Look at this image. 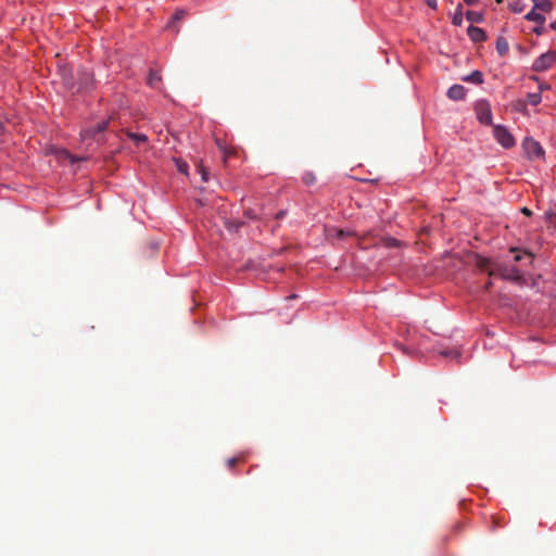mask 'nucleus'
Masks as SVG:
<instances>
[{
  "label": "nucleus",
  "mask_w": 556,
  "mask_h": 556,
  "mask_svg": "<svg viewBox=\"0 0 556 556\" xmlns=\"http://www.w3.org/2000/svg\"><path fill=\"white\" fill-rule=\"evenodd\" d=\"M386 244L389 248H395V247L400 245V241L394 239V238H389V239L386 240Z\"/></svg>",
  "instance_id": "obj_27"
},
{
  "label": "nucleus",
  "mask_w": 556,
  "mask_h": 556,
  "mask_svg": "<svg viewBox=\"0 0 556 556\" xmlns=\"http://www.w3.org/2000/svg\"><path fill=\"white\" fill-rule=\"evenodd\" d=\"M467 34H468V37L473 42H482L486 39L485 31L480 27L469 26L467 29Z\"/></svg>",
  "instance_id": "obj_7"
},
{
  "label": "nucleus",
  "mask_w": 556,
  "mask_h": 556,
  "mask_svg": "<svg viewBox=\"0 0 556 556\" xmlns=\"http://www.w3.org/2000/svg\"><path fill=\"white\" fill-rule=\"evenodd\" d=\"M441 354L446 357L454 358V359H457L460 356V353L457 350L442 351Z\"/></svg>",
  "instance_id": "obj_24"
},
{
  "label": "nucleus",
  "mask_w": 556,
  "mask_h": 556,
  "mask_svg": "<svg viewBox=\"0 0 556 556\" xmlns=\"http://www.w3.org/2000/svg\"><path fill=\"white\" fill-rule=\"evenodd\" d=\"M295 298H296V295L292 294V295L288 296L287 299H295Z\"/></svg>",
  "instance_id": "obj_41"
},
{
  "label": "nucleus",
  "mask_w": 556,
  "mask_h": 556,
  "mask_svg": "<svg viewBox=\"0 0 556 556\" xmlns=\"http://www.w3.org/2000/svg\"><path fill=\"white\" fill-rule=\"evenodd\" d=\"M534 31H535L536 34H540V28H535V29H534Z\"/></svg>",
  "instance_id": "obj_42"
},
{
  "label": "nucleus",
  "mask_w": 556,
  "mask_h": 556,
  "mask_svg": "<svg viewBox=\"0 0 556 556\" xmlns=\"http://www.w3.org/2000/svg\"><path fill=\"white\" fill-rule=\"evenodd\" d=\"M522 258H523V256H522L521 254H516V255L514 256L515 262H519V261H521Z\"/></svg>",
  "instance_id": "obj_35"
},
{
  "label": "nucleus",
  "mask_w": 556,
  "mask_h": 556,
  "mask_svg": "<svg viewBox=\"0 0 556 556\" xmlns=\"http://www.w3.org/2000/svg\"><path fill=\"white\" fill-rule=\"evenodd\" d=\"M521 212L527 216H530L532 214V212L528 207H523Z\"/></svg>",
  "instance_id": "obj_33"
},
{
  "label": "nucleus",
  "mask_w": 556,
  "mask_h": 556,
  "mask_svg": "<svg viewBox=\"0 0 556 556\" xmlns=\"http://www.w3.org/2000/svg\"><path fill=\"white\" fill-rule=\"evenodd\" d=\"M522 147L530 157H541L544 154L541 144L531 138H526L522 142Z\"/></svg>",
  "instance_id": "obj_6"
},
{
  "label": "nucleus",
  "mask_w": 556,
  "mask_h": 556,
  "mask_svg": "<svg viewBox=\"0 0 556 556\" xmlns=\"http://www.w3.org/2000/svg\"><path fill=\"white\" fill-rule=\"evenodd\" d=\"M475 265L479 270L488 273L490 277L496 276L497 264L493 263L490 258L476 254Z\"/></svg>",
  "instance_id": "obj_4"
},
{
  "label": "nucleus",
  "mask_w": 556,
  "mask_h": 556,
  "mask_svg": "<svg viewBox=\"0 0 556 556\" xmlns=\"http://www.w3.org/2000/svg\"><path fill=\"white\" fill-rule=\"evenodd\" d=\"M70 89H74V85H71L70 83H66Z\"/></svg>",
  "instance_id": "obj_40"
},
{
  "label": "nucleus",
  "mask_w": 556,
  "mask_h": 556,
  "mask_svg": "<svg viewBox=\"0 0 556 556\" xmlns=\"http://www.w3.org/2000/svg\"><path fill=\"white\" fill-rule=\"evenodd\" d=\"M283 215H285V212H283V211H281V212H279V213L277 214V216H276V217H277V218H281Z\"/></svg>",
  "instance_id": "obj_38"
},
{
  "label": "nucleus",
  "mask_w": 556,
  "mask_h": 556,
  "mask_svg": "<svg viewBox=\"0 0 556 556\" xmlns=\"http://www.w3.org/2000/svg\"><path fill=\"white\" fill-rule=\"evenodd\" d=\"M465 93H466V90L462 85H453L447 90V97L455 101L463 100L465 97Z\"/></svg>",
  "instance_id": "obj_8"
},
{
  "label": "nucleus",
  "mask_w": 556,
  "mask_h": 556,
  "mask_svg": "<svg viewBox=\"0 0 556 556\" xmlns=\"http://www.w3.org/2000/svg\"><path fill=\"white\" fill-rule=\"evenodd\" d=\"M466 17L470 22L479 23L482 21V14L476 11H467Z\"/></svg>",
  "instance_id": "obj_18"
},
{
  "label": "nucleus",
  "mask_w": 556,
  "mask_h": 556,
  "mask_svg": "<svg viewBox=\"0 0 556 556\" xmlns=\"http://www.w3.org/2000/svg\"><path fill=\"white\" fill-rule=\"evenodd\" d=\"M316 178L312 173H306L303 176V181L305 185L311 186L315 182Z\"/></svg>",
  "instance_id": "obj_25"
},
{
  "label": "nucleus",
  "mask_w": 556,
  "mask_h": 556,
  "mask_svg": "<svg viewBox=\"0 0 556 556\" xmlns=\"http://www.w3.org/2000/svg\"><path fill=\"white\" fill-rule=\"evenodd\" d=\"M348 235H350V232H346V231H344L342 229L337 231L338 238H343L344 236H348Z\"/></svg>",
  "instance_id": "obj_31"
},
{
  "label": "nucleus",
  "mask_w": 556,
  "mask_h": 556,
  "mask_svg": "<svg viewBox=\"0 0 556 556\" xmlns=\"http://www.w3.org/2000/svg\"><path fill=\"white\" fill-rule=\"evenodd\" d=\"M90 85H91V76H90V74L87 73V72H83L80 74L79 87L77 88L76 91H80L83 89H87V88H89Z\"/></svg>",
  "instance_id": "obj_14"
},
{
  "label": "nucleus",
  "mask_w": 556,
  "mask_h": 556,
  "mask_svg": "<svg viewBox=\"0 0 556 556\" xmlns=\"http://www.w3.org/2000/svg\"><path fill=\"white\" fill-rule=\"evenodd\" d=\"M479 0H464V2L467 4V5H475L478 3Z\"/></svg>",
  "instance_id": "obj_32"
},
{
  "label": "nucleus",
  "mask_w": 556,
  "mask_h": 556,
  "mask_svg": "<svg viewBox=\"0 0 556 556\" xmlns=\"http://www.w3.org/2000/svg\"><path fill=\"white\" fill-rule=\"evenodd\" d=\"M217 144L219 147V149L223 151V154H224V162L226 163L227 160L235 154V151L231 150V149H228L227 147L223 146L222 143H219V141H217Z\"/></svg>",
  "instance_id": "obj_22"
},
{
  "label": "nucleus",
  "mask_w": 556,
  "mask_h": 556,
  "mask_svg": "<svg viewBox=\"0 0 556 556\" xmlns=\"http://www.w3.org/2000/svg\"><path fill=\"white\" fill-rule=\"evenodd\" d=\"M465 81L473 83V84H482L483 75L480 71H473L471 74L464 78Z\"/></svg>",
  "instance_id": "obj_13"
},
{
  "label": "nucleus",
  "mask_w": 556,
  "mask_h": 556,
  "mask_svg": "<svg viewBox=\"0 0 556 556\" xmlns=\"http://www.w3.org/2000/svg\"><path fill=\"white\" fill-rule=\"evenodd\" d=\"M534 9L542 12H548L552 9V2L549 0H533Z\"/></svg>",
  "instance_id": "obj_12"
},
{
  "label": "nucleus",
  "mask_w": 556,
  "mask_h": 556,
  "mask_svg": "<svg viewBox=\"0 0 556 556\" xmlns=\"http://www.w3.org/2000/svg\"><path fill=\"white\" fill-rule=\"evenodd\" d=\"M237 462H238V458H236V457L229 458L227 460L228 468L232 469L236 466Z\"/></svg>",
  "instance_id": "obj_28"
},
{
  "label": "nucleus",
  "mask_w": 556,
  "mask_h": 556,
  "mask_svg": "<svg viewBox=\"0 0 556 556\" xmlns=\"http://www.w3.org/2000/svg\"><path fill=\"white\" fill-rule=\"evenodd\" d=\"M186 15V11L185 10H177L174 15L172 16V21L170 23L168 24V27H173L174 23L178 22V21H181Z\"/></svg>",
  "instance_id": "obj_19"
},
{
  "label": "nucleus",
  "mask_w": 556,
  "mask_h": 556,
  "mask_svg": "<svg viewBox=\"0 0 556 556\" xmlns=\"http://www.w3.org/2000/svg\"><path fill=\"white\" fill-rule=\"evenodd\" d=\"M551 27L556 30V21L551 24Z\"/></svg>",
  "instance_id": "obj_39"
},
{
  "label": "nucleus",
  "mask_w": 556,
  "mask_h": 556,
  "mask_svg": "<svg viewBox=\"0 0 556 556\" xmlns=\"http://www.w3.org/2000/svg\"><path fill=\"white\" fill-rule=\"evenodd\" d=\"M128 136L134 139L137 143L146 142L148 137L144 134L129 132Z\"/></svg>",
  "instance_id": "obj_23"
},
{
  "label": "nucleus",
  "mask_w": 556,
  "mask_h": 556,
  "mask_svg": "<svg viewBox=\"0 0 556 556\" xmlns=\"http://www.w3.org/2000/svg\"><path fill=\"white\" fill-rule=\"evenodd\" d=\"M542 100V96L540 92L529 93L528 94V102L529 104L535 106L538 105Z\"/></svg>",
  "instance_id": "obj_20"
},
{
  "label": "nucleus",
  "mask_w": 556,
  "mask_h": 556,
  "mask_svg": "<svg viewBox=\"0 0 556 556\" xmlns=\"http://www.w3.org/2000/svg\"><path fill=\"white\" fill-rule=\"evenodd\" d=\"M426 2L430 8L437 9V0H426Z\"/></svg>",
  "instance_id": "obj_30"
},
{
  "label": "nucleus",
  "mask_w": 556,
  "mask_h": 556,
  "mask_svg": "<svg viewBox=\"0 0 556 556\" xmlns=\"http://www.w3.org/2000/svg\"><path fill=\"white\" fill-rule=\"evenodd\" d=\"M477 118L480 123L490 125L492 123V112L489 103L481 101L476 105Z\"/></svg>",
  "instance_id": "obj_5"
},
{
  "label": "nucleus",
  "mask_w": 556,
  "mask_h": 556,
  "mask_svg": "<svg viewBox=\"0 0 556 556\" xmlns=\"http://www.w3.org/2000/svg\"><path fill=\"white\" fill-rule=\"evenodd\" d=\"M527 258L529 260V263H532L533 255L532 254H526Z\"/></svg>",
  "instance_id": "obj_36"
},
{
  "label": "nucleus",
  "mask_w": 556,
  "mask_h": 556,
  "mask_svg": "<svg viewBox=\"0 0 556 556\" xmlns=\"http://www.w3.org/2000/svg\"><path fill=\"white\" fill-rule=\"evenodd\" d=\"M509 50L508 41L504 37H498L496 40V51L501 56H504L507 54Z\"/></svg>",
  "instance_id": "obj_10"
},
{
  "label": "nucleus",
  "mask_w": 556,
  "mask_h": 556,
  "mask_svg": "<svg viewBox=\"0 0 556 556\" xmlns=\"http://www.w3.org/2000/svg\"><path fill=\"white\" fill-rule=\"evenodd\" d=\"M162 81V77L159 72L150 70L149 76H148V85L152 88H160Z\"/></svg>",
  "instance_id": "obj_9"
},
{
  "label": "nucleus",
  "mask_w": 556,
  "mask_h": 556,
  "mask_svg": "<svg viewBox=\"0 0 556 556\" xmlns=\"http://www.w3.org/2000/svg\"><path fill=\"white\" fill-rule=\"evenodd\" d=\"M198 170L201 174L202 180L206 182L208 180V172L206 170V168L202 164H200L198 166Z\"/></svg>",
  "instance_id": "obj_26"
},
{
  "label": "nucleus",
  "mask_w": 556,
  "mask_h": 556,
  "mask_svg": "<svg viewBox=\"0 0 556 556\" xmlns=\"http://www.w3.org/2000/svg\"><path fill=\"white\" fill-rule=\"evenodd\" d=\"M526 18L531 22H535L539 24H543L545 18L544 16L538 12L534 8L526 15Z\"/></svg>",
  "instance_id": "obj_11"
},
{
  "label": "nucleus",
  "mask_w": 556,
  "mask_h": 556,
  "mask_svg": "<svg viewBox=\"0 0 556 556\" xmlns=\"http://www.w3.org/2000/svg\"><path fill=\"white\" fill-rule=\"evenodd\" d=\"M60 159H66V160H70L71 163H75L77 161H80V160H86V157H77V156H74L72 155L68 151L66 150H61L60 151Z\"/></svg>",
  "instance_id": "obj_17"
},
{
  "label": "nucleus",
  "mask_w": 556,
  "mask_h": 556,
  "mask_svg": "<svg viewBox=\"0 0 556 556\" xmlns=\"http://www.w3.org/2000/svg\"><path fill=\"white\" fill-rule=\"evenodd\" d=\"M555 60V52L548 51L546 53H543L533 62L532 70L535 72L547 71L548 68L552 67Z\"/></svg>",
  "instance_id": "obj_3"
},
{
  "label": "nucleus",
  "mask_w": 556,
  "mask_h": 556,
  "mask_svg": "<svg viewBox=\"0 0 556 556\" xmlns=\"http://www.w3.org/2000/svg\"><path fill=\"white\" fill-rule=\"evenodd\" d=\"M521 10H522V8H521V7H519L518 4H516V5H514V7H513V11H514V12L519 13V12H521Z\"/></svg>",
  "instance_id": "obj_34"
},
{
  "label": "nucleus",
  "mask_w": 556,
  "mask_h": 556,
  "mask_svg": "<svg viewBox=\"0 0 556 556\" xmlns=\"http://www.w3.org/2000/svg\"><path fill=\"white\" fill-rule=\"evenodd\" d=\"M463 23V7L458 4L456 12L453 16V24L456 26H460Z\"/></svg>",
  "instance_id": "obj_16"
},
{
  "label": "nucleus",
  "mask_w": 556,
  "mask_h": 556,
  "mask_svg": "<svg viewBox=\"0 0 556 556\" xmlns=\"http://www.w3.org/2000/svg\"><path fill=\"white\" fill-rule=\"evenodd\" d=\"M108 124H109V122L98 123L94 127L87 129L86 134L89 136H93L96 134L103 132L106 129Z\"/></svg>",
  "instance_id": "obj_15"
},
{
  "label": "nucleus",
  "mask_w": 556,
  "mask_h": 556,
  "mask_svg": "<svg viewBox=\"0 0 556 556\" xmlns=\"http://www.w3.org/2000/svg\"><path fill=\"white\" fill-rule=\"evenodd\" d=\"M496 276L514 282H520L523 279V274L521 270L517 266L508 264H497Z\"/></svg>",
  "instance_id": "obj_1"
},
{
  "label": "nucleus",
  "mask_w": 556,
  "mask_h": 556,
  "mask_svg": "<svg viewBox=\"0 0 556 556\" xmlns=\"http://www.w3.org/2000/svg\"><path fill=\"white\" fill-rule=\"evenodd\" d=\"M491 287H492V282H491V281H488V282L485 283V287H484V288H485V290H490V288H491Z\"/></svg>",
  "instance_id": "obj_37"
},
{
  "label": "nucleus",
  "mask_w": 556,
  "mask_h": 556,
  "mask_svg": "<svg viewBox=\"0 0 556 556\" xmlns=\"http://www.w3.org/2000/svg\"><path fill=\"white\" fill-rule=\"evenodd\" d=\"M174 161L176 163L178 172L187 175L188 174V164L185 161H182L181 159H175Z\"/></svg>",
  "instance_id": "obj_21"
},
{
  "label": "nucleus",
  "mask_w": 556,
  "mask_h": 556,
  "mask_svg": "<svg viewBox=\"0 0 556 556\" xmlns=\"http://www.w3.org/2000/svg\"><path fill=\"white\" fill-rule=\"evenodd\" d=\"M493 135L498 143H501L504 148L509 149L515 146V140L510 132L501 125H495L493 127Z\"/></svg>",
  "instance_id": "obj_2"
},
{
  "label": "nucleus",
  "mask_w": 556,
  "mask_h": 556,
  "mask_svg": "<svg viewBox=\"0 0 556 556\" xmlns=\"http://www.w3.org/2000/svg\"><path fill=\"white\" fill-rule=\"evenodd\" d=\"M245 216L251 218V219L256 218V215H255L253 210L245 211Z\"/></svg>",
  "instance_id": "obj_29"
},
{
  "label": "nucleus",
  "mask_w": 556,
  "mask_h": 556,
  "mask_svg": "<svg viewBox=\"0 0 556 556\" xmlns=\"http://www.w3.org/2000/svg\"><path fill=\"white\" fill-rule=\"evenodd\" d=\"M497 3H502L504 0H495Z\"/></svg>",
  "instance_id": "obj_43"
}]
</instances>
